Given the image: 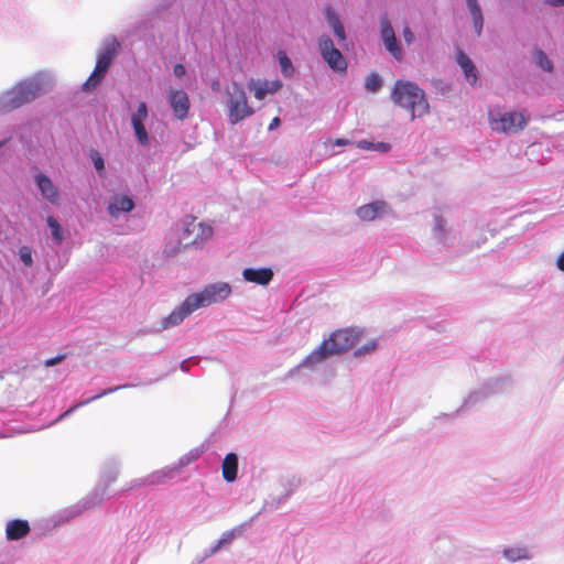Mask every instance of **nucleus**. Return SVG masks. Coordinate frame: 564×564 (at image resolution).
Returning <instances> with one entry per match:
<instances>
[{"instance_id": "obj_1", "label": "nucleus", "mask_w": 564, "mask_h": 564, "mask_svg": "<svg viewBox=\"0 0 564 564\" xmlns=\"http://www.w3.org/2000/svg\"><path fill=\"white\" fill-rule=\"evenodd\" d=\"M231 293L228 283H214L207 285L202 292L188 295L182 304L162 321L163 328L180 325L194 311L226 300Z\"/></svg>"}, {"instance_id": "obj_2", "label": "nucleus", "mask_w": 564, "mask_h": 564, "mask_svg": "<svg viewBox=\"0 0 564 564\" xmlns=\"http://www.w3.org/2000/svg\"><path fill=\"white\" fill-rule=\"evenodd\" d=\"M362 333L356 328H345L334 332L317 349L310 352L301 362L302 367H314L325 359L340 355L355 347Z\"/></svg>"}, {"instance_id": "obj_3", "label": "nucleus", "mask_w": 564, "mask_h": 564, "mask_svg": "<svg viewBox=\"0 0 564 564\" xmlns=\"http://www.w3.org/2000/svg\"><path fill=\"white\" fill-rule=\"evenodd\" d=\"M391 100L411 112V118H421L430 106L424 91L411 82L397 80L391 90Z\"/></svg>"}, {"instance_id": "obj_4", "label": "nucleus", "mask_w": 564, "mask_h": 564, "mask_svg": "<svg viewBox=\"0 0 564 564\" xmlns=\"http://www.w3.org/2000/svg\"><path fill=\"white\" fill-rule=\"evenodd\" d=\"M228 119L231 124H236L253 113L252 107L248 104L243 87L237 83H231L226 90Z\"/></svg>"}, {"instance_id": "obj_5", "label": "nucleus", "mask_w": 564, "mask_h": 564, "mask_svg": "<svg viewBox=\"0 0 564 564\" xmlns=\"http://www.w3.org/2000/svg\"><path fill=\"white\" fill-rule=\"evenodd\" d=\"M43 93L42 84L36 79L21 82L3 97V106L8 109L19 108L33 101Z\"/></svg>"}, {"instance_id": "obj_6", "label": "nucleus", "mask_w": 564, "mask_h": 564, "mask_svg": "<svg viewBox=\"0 0 564 564\" xmlns=\"http://www.w3.org/2000/svg\"><path fill=\"white\" fill-rule=\"evenodd\" d=\"M530 120L525 110L510 112H489V126L499 133H517L523 130Z\"/></svg>"}, {"instance_id": "obj_7", "label": "nucleus", "mask_w": 564, "mask_h": 564, "mask_svg": "<svg viewBox=\"0 0 564 564\" xmlns=\"http://www.w3.org/2000/svg\"><path fill=\"white\" fill-rule=\"evenodd\" d=\"M318 50L323 61L329 68L339 74H345L347 72V61L341 52L335 47L334 42L329 36H319Z\"/></svg>"}, {"instance_id": "obj_8", "label": "nucleus", "mask_w": 564, "mask_h": 564, "mask_svg": "<svg viewBox=\"0 0 564 564\" xmlns=\"http://www.w3.org/2000/svg\"><path fill=\"white\" fill-rule=\"evenodd\" d=\"M213 236V228L204 223H199L196 218L191 217L184 224L183 232L181 236V243L184 248L192 245H199Z\"/></svg>"}, {"instance_id": "obj_9", "label": "nucleus", "mask_w": 564, "mask_h": 564, "mask_svg": "<svg viewBox=\"0 0 564 564\" xmlns=\"http://www.w3.org/2000/svg\"><path fill=\"white\" fill-rule=\"evenodd\" d=\"M381 30L380 35L384 43L386 48L390 52V54L398 61H402L403 54L402 50L398 43V40L395 37L393 28L388 20V18H382L380 21Z\"/></svg>"}, {"instance_id": "obj_10", "label": "nucleus", "mask_w": 564, "mask_h": 564, "mask_svg": "<svg viewBox=\"0 0 564 564\" xmlns=\"http://www.w3.org/2000/svg\"><path fill=\"white\" fill-rule=\"evenodd\" d=\"M119 46L120 44L115 37H111L106 42L104 50L98 54L97 57L95 66L96 73H100L104 76L106 75L107 70L109 69L112 63L113 57L118 53Z\"/></svg>"}, {"instance_id": "obj_11", "label": "nucleus", "mask_w": 564, "mask_h": 564, "mask_svg": "<svg viewBox=\"0 0 564 564\" xmlns=\"http://www.w3.org/2000/svg\"><path fill=\"white\" fill-rule=\"evenodd\" d=\"M169 99L175 117L180 120L185 119L189 110L188 95L184 90L171 89Z\"/></svg>"}, {"instance_id": "obj_12", "label": "nucleus", "mask_w": 564, "mask_h": 564, "mask_svg": "<svg viewBox=\"0 0 564 564\" xmlns=\"http://www.w3.org/2000/svg\"><path fill=\"white\" fill-rule=\"evenodd\" d=\"M133 208V199L121 194L113 195L108 204V213L111 217H118L120 213H129Z\"/></svg>"}, {"instance_id": "obj_13", "label": "nucleus", "mask_w": 564, "mask_h": 564, "mask_svg": "<svg viewBox=\"0 0 564 564\" xmlns=\"http://www.w3.org/2000/svg\"><path fill=\"white\" fill-rule=\"evenodd\" d=\"M281 86H282V84L279 80L269 83L267 80L260 82V80L251 79L248 83L249 90L253 91L254 97L258 100H263L265 98L267 94L276 93L281 88Z\"/></svg>"}, {"instance_id": "obj_14", "label": "nucleus", "mask_w": 564, "mask_h": 564, "mask_svg": "<svg viewBox=\"0 0 564 564\" xmlns=\"http://www.w3.org/2000/svg\"><path fill=\"white\" fill-rule=\"evenodd\" d=\"M242 276L248 282L267 285L273 278V271L269 268H247L242 271Z\"/></svg>"}, {"instance_id": "obj_15", "label": "nucleus", "mask_w": 564, "mask_h": 564, "mask_svg": "<svg viewBox=\"0 0 564 564\" xmlns=\"http://www.w3.org/2000/svg\"><path fill=\"white\" fill-rule=\"evenodd\" d=\"M387 208L388 205L384 202L377 200L359 207L357 209V216L364 221H371L383 214Z\"/></svg>"}, {"instance_id": "obj_16", "label": "nucleus", "mask_w": 564, "mask_h": 564, "mask_svg": "<svg viewBox=\"0 0 564 564\" xmlns=\"http://www.w3.org/2000/svg\"><path fill=\"white\" fill-rule=\"evenodd\" d=\"M35 180L42 195L52 204H56L58 200V191L53 182L42 173L37 174Z\"/></svg>"}, {"instance_id": "obj_17", "label": "nucleus", "mask_w": 564, "mask_h": 564, "mask_svg": "<svg viewBox=\"0 0 564 564\" xmlns=\"http://www.w3.org/2000/svg\"><path fill=\"white\" fill-rule=\"evenodd\" d=\"M456 59L459 66L462 67L466 79L471 85H475L478 80V75L473 61L460 50L457 51Z\"/></svg>"}, {"instance_id": "obj_18", "label": "nucleus", "mask_w": 564, "mask_h": 564, "mask_svg": "<svg viewBox=\"0 0 564 564\" xmlns=\"http://www.w3.org/2000/svg\"><path fill=\"white\" fill-rule=\"evenodd\" d=\"M30 532V525L28 521L15 519L9 521L6 528V534L8 540H20Z\"/></svg>"}, {"instance_id": "obj_19", "label": "nucleus", "mask_w": 564, "mask_h": 564, "mask_svg": "<svg viewBox=\"0 0 564 564\" xmlns=\"http://www.w3.org/2000/svg\"><path fill=\"white\" fill-rule=\"evenodd\" d=\"M223 477L226 481L232 482L237 478L238 457L235 453L225 456L221 465Z\"/></svg>"}, {"instance_id": "obj_20", "label": "nucleus", "mask_w": 564, "mask_h": 564, "mask_svg": "<svg viewBox=\"0 0 564 564\" xmlns=\"http://www.w3.org/2000/svg\"><path fill=\"white\" fill-rule=\"evenodd\" d=\"M325 14H326L328 24L332 26L334 34L338 39V42L339 43L345 42L347 36H346L345 28H344L339 17L330 8L326 9Z\"/></svg>"}, {"instance_id": "obj_21", "label": "nucleus", "mask_w": 564, "mask_h": 564, "mask_svg": "<svg viewBox=\"0 0 564 564\" xmlns=\"http://www.w3.org/2000/svg\"><path fill=\"white\" fill-rule=\"evenodd\" d=\"M46 223H47V226L51 229V234H52L53 239L58 245L62 243L64 238H63V234H62V228H61L59 224L57 223V220L54 217L48 216L47 219H46Z\"/></svg>"}, {"instance_id": "obj_22", "label": "nucleus", "mask_w": 564, "mask_h": 564, "mask_svg": "<svg viewBox=\"0 0 564 564\" xmlns=\"http://www.w3.org/2000/svg\"><path fill=\"white\" fill-rule=\"evenodd\" d=\"M172 473H173L172 469L158 470L149 477L148 484H150V485L163 484L166 479L172 477Z\"/></svg>"}, {"instance_id": "obj_23", "label": "nucleus", "mask_w": 564, "mask_h": 564, "mask_svg": "<svg viewBox=\"0 0 564 564\" xmlns=\"http://www.w3.org/2000/svg\"><path fill=\"white\" fill-rule=\"evenodd\" d=\"M382 86V80L378 74H370L365 82V87L370 93H377Z\"/></svg>"}, {"instance_id": "obj_24", "label": "nucleus", "mask_w": 564, "mask_h": 564, "mask_svg": "<svg viewBox=\"0 0 564 564\" xmlns=\"http://www.w3.org/2000/svg\"><path fill=\"white\" fill-rule=\"evenodd\" d=\"M132 127L139 143L142 145H148L150 140L144 123L138 121L132 123Z\"/></svg>"}, {"instance_id": "obj_25", "label": "nucleus", "mask_w": 564, "mask_h": 564, "mask_svg": "<svg viewBox=\"0 0 564 564\" xmlns=\"http://www.w3.org/2000/svg\"><path fill=\"white\" fill-rule=\"evenodd\" d=\"M104 77H105L104 75H101L100 73H96V70L94 69L91 75L84 83L83 89L86 91H90V90L95 89L99 85V83L104 79Z\"/></svg>"}, {"instance_id": "obj_26", "label": "nucleus", "mask_w": 564, "mask_h": 564, "mask_svg": "<svg viewBox=\"0 0 564 564\" xmlns=\"http://www.w3.org/2000/svg\"><path fill=\"white\" fill-rule=\"evenodd\" d=\"M535 61L538 63V65L546 70V72H552L553 70V64L552 62L547 58V56L545 55V53L541 50H536L535 51Z\"/></svg>"}, {"instance_id": "obj_27", "label": "nucleus", "mask_w": 564, "mask_h": 564, "mask_svg": "<svg viewBox=\"0 0 564 564\" xmlns=\"http://www.w3.org/2000/svg\"><path fill=\"white\" fill-rule=\"evenodd\" d=\"M147 118H148V107H147V104L142 101L139 104L135 113L132 115L131 122L134 123V122L139 121V122L143 123L147 120Z\"/></svg>"}, {"instance_id": "obj_28", "label": "nucleus", "mask_w": 564, "mask_h": 564, "mask_svg": "<svg viewBox=\"0 0 564 564\" xmlns=\"http://www.w3.org/2000/svg\"><path fill=\"white\" fill-rule=\"evenodd\" d=\"M505 556L510 561H518L528 557L525 549H508L505 551Z\"/></svg>"}, {"instance_id": "obj_29", "label": "nucleus", "mask_w": 564, "mask_h": 564, "mask_svg": "<svg viewBox=\"0 0 564 564\" xmlns=\"http://www.w3.org/2000/svg\"><path fill=\"white\" fill-rule=\"evenodd\" d=\"M470 14H471V18H473V22H474V26H475L476 33L478 35H480L481 30H482V24H484V18H482L481 9L480 10H476L474 12H470Z\"/></svg>"}, {"instance_id": "obj_30", "label": "nucleus", "mask_w": 564, "mask_h": 564, "mask_svg": "<svg viewBox=\"0 0 564 564\" xmlns=\"http://www.w3.org/2000/svg\"><path fill=\"white\" fill-rule=\"evenodd\" d=\"M20 259L26 267H32L33 259H32V251L29 247L23 246L20 248Z\"/></svg>"}, {"instance_id": "obj_31", "label": "nucleus", "mask_w": 564, "mask_h": 564, "mask_svg": "<svg viewBox=\"0 0 564 564\" xmlns=\"http://www.w3.org/2000/svg\"><path fill=\"white\" fill-rule=\"evenodd\" d=\"M377 348V340H371L367 343L365 346L357 349L356 355H364L370 351H373Z\"/></svg>"}, {"instance_id": "obj_32", "label": "nucleus", "mask_w": 564, "mask_h": 564, "mask_svg": "<svg viewBox=\"0 0 564 564\" xmlns=\"http://www.w3.org/2000/svg\"><path fill=\"white\" fill-rule=\"evenodd\" d=\"M126 387H127V386H117V387H115V388H110V389L102 390V391H101L100 393H98L97 395H95V397H93V398L88 399L85 403H88L89 401H93V400L99 399V398H101V397H104V395H107V394H109V393H111V392H115V391H118V390H120V389H123V388H126Z\"/></svg>"}, {"instance_id": "obj_33", "label": "nucleus", "mask_w": 564, "mask_h": 564, "mask_svg": "<svg viewBox=\"0 0 564 564\" xmlns=\"http://www.w3.org/2000/svg\"><path fill=\"white\" fill-rule=\"evenodd\" d=\"M234 539V533L232 532H228L226 533L217 543V545L214 547V552H216L217 550H219L223 545L225 544H228L232 541Z\"/></svg>"}, {"instance_id": "obj_34", "label": "nucleus", "mask_w": 564, "mask_h": 564, "mask_svg": "<svg viewBox=\"0 0 564 564\" xmlns=\"http://www.w3.org/2000/svg\"><path fill=\"white\" fill-rule=\"evenodd\" d=\"M402 33H403V39H404L405 43L406 44H412L413 41H414V34L411 31V29L408 25H405L403 28V32Z\"/></svg>"}, {"instance_id": "obj_35", "label": "nucleus", "mask_w": 564, "mask_h": 564, "mask_svg": "<svg viewBox=\"0 0 564 564\" xmlns=\"http://www.w3.org/2000/svg\"><path fill=\"white\" fill-rule=\"evenodd\" d=\"M65 358H66V356H65V355H59V356H56V357H54V358L46 359V360L44 361V365H45L46 367H52V366H55V365H57V364L62 362Z\"/></svg>"}, {"instance_id": "obj_36", "label": "nucleus", "mask_w": 564, "mask_h": 564, "mask_svg": "<svg viewBox=\"0 0 564 564\" xmlns=\"http://www.w3.org/2000/svg\"><path fill=\"white\" fill-rule=\"evenodd\" d=\"M280 64L282 66V69L284 73H286V69L288 68H292V64H291V61L289 59L288 56L283 55L280 57Z\"/></svg>"}, {"instance_id": "obj_37", "label": "nucleus", "mask_w": 564, "mask_h": 564, "mask_svg": "<svg viewBox=\"0 0 564 564\" xmlns=\"http://www.w3.org/2000/svg\"><path fill=\"white\" fill-rule=\"evenodd\" d=\"M185 74H186V68H185L184 65L177 64V65L174 66V75L176 77H178V78L183 77Z\"/></svg>"}, {"instance_id": "obj_38", "label": "nucleus", "mask_w": 564, "mask_h": 564, "mask_svg": "<svg viewBox=\"0 0 564 564\" xmlns=\"http://www.w3.org/2000/svg\"><path fill=\"white\" fill-rule=\"evenodd\" d=\"M467 7L470 12H474L476 10H480V6L478 4L477 0H466Z\"/></svg>"}, {"instance_id": "obj_39", "label": "nucleus", "mask_w": 564, "mask_h": 564, "mask_svg": "<svg viewBox=\"0 0 564 564\" xmlns=\"http://www.w3.org/2000/svg\"><path fill=\"white\" fill-rule=\"evenodd\" d=\"M94 165H95V169H96L97 171H101V170H104V166H105V165H104V160H102V158H101V156H96V158L94 159Z\"/></svg>"}, {"instance_id": "obj_40", "label": "nucleus", "mask_w": 564, "mask_h": 564, "mask_svg": "<svg viewBox=\"0 0 564 564\" xmlns=\"http://www.w3.org/2000/svg\"><path fill=\"white\" fill-rule=\"evenodd\" d=\"M280 123H281L280 118L279 117H274L272 119V121L270 122L268 129L270 131H272V130L276 129L280 126Z\"/></svg>"}, {"instance_id": "obj_41", "label": "nucleus", "mask_w": 564, "mask_h": 564, "mask_svg": "<svg viewBox=\"0 0 564 564\" xmlns=\"http://www.w3.org/2000/svg\"><path fill=\"white\" fill-rule=\"evenodd\" d=\"M556 265L561 271H564V251L558 256Z\"/></svg>"}, {"instance_id": "obj_42", "label": "nucleus", "mask_w": 564, "mask_h": 564, "mask_svg": "<svg viewBox=\"0 0 564 564\" xmlns=\"http://www.w3.org/2000/svg\"><path fill=\"white\" fill-rule=\"evenodd\" d=\"M350 141L348 139H344V138H338L334 141V144L337 145V147H344V145H347L349 144Z\"/></svg>"}, {"instance_id": "obj_43", "label": "nucleus", "mask_w": 564, "mask_h": 564, "mask_svg": "<svg viewBox=\"0 0 564 564\" xmlns=\"http://www.w3.org/2000/svg\"><path fill=\"white\" fill-rule=\"evenodd\" d=\"M358 147L361 148V149H371L372 148V144L368 141H359L358 142Z\"/></svg>"}, {"instance_id": "obj_44", "label": "nucleus", "mask_w": 564, "mask_h": 564, "mask_svg": "<svg viewBox=\"0 0 564 564\" xmlns=\"http://www.w3.org/2000/svg\"><path fill=\"white\" fill-rule=\"evenodd\" d=\"M550 3L555 7L564 6V0H550Z\"/></svg>"}]
</instances>
